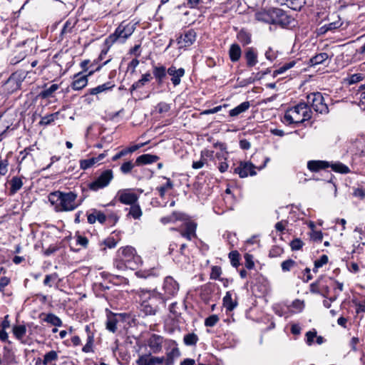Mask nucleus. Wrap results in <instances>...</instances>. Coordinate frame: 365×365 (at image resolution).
<instances>
[{"label": "nucleus", "instance_id": "obj_1", "mask_svg": "<svg viewBox=\"0 0 365 365\" xmlns=\"http://www.w3.org/2000/svg\"><path fill=\"white\" fill-rule=\"evenodd\" d=\"M48 197L56 212L73 211L81 205L85 200L84 197H78V195L75 190H56L51 192Z\"/></svg>", "mask_w": 365, "mask_h": 365}, {"label": "nucleus", "instance_id": "obj_2", "mask_svg": "<svg viewBox=\"0 0 365 365\" xmlns=\"http://www.w3.org/2000/svg\"><path fill=\"white\" fill-rule=\"evenodd\" d=\"M139 311L143 317L154 316L160 309V304H165L163 294L155 291H141Z\"/></svg>", "mask_w": 365, "mask_h": 365}, {"label": "nucleus", "instance_id": "obj_3", "mask_svg": "<svg viewBox=\"0 0 365 365\" xmlns=\"http://www.w3.org/2000/svg\"><path fill=\"white\" fill-rule=\"evenodd\" d=\"M256 19L259 21L278 25L282 28L291 26L294 22V18L279 8H271L259 11L256 14Z\"/></svg>", "mask_w": 365, "mask_h": 365}, {"label": "nucleus", "instance_id": "obj_4", "mask_svg": "<svg viewBox=\"0 0 365 365\" xmlns=\"http://www.w3.org/2000/svg\"><path fill=\"white\" fill-rule=\"evenodd\" d=\"M312 111L305 103H300L285 111L282 122L287 125L300 124L310 119Z\"/></svg>", "mask_w": 365, "mask_h": 365}, {"label": "nucleus", "instance_id": "obj_5", "mask_svg": "<svg viewBox=\"0 0 365 365\" xmlns=\"http://www.w3.org/2000/svg\"><path fill=\"white\" fill-rule=\"evenodd\" d=\"M134 31L133 25L127 24L124 26L121 24L115 31L105 40V44L110 47L115 42L119 41L123 43Z\"/></svg>", "mask_w": 365, "mask_h": 365}, {"label": "nucleus", "instance_id": "obj_6", "mask_svg": "<svg viewBox=\"0 0 365 365\" xmlns=\"http://www.w3.org/2000/svg\"><path fill=\"white\" fill-rule=\"evenodd\" d=\"M113 178V172L112 170H105L102 171L93 181L88 184V187L91 191L97 192L99 190L108 187Z\"/></svg>", "mask_w": 365, "mask_h": 365}, {"label": "nucleus", "instance_id": "obj_7", "mask_svg": "<svg viewBox=\"0 0 365 365\" xmlns=\"http://www.w3.org/2000/svg\"><path fill=\"white\" fill-rule=\"evenodd\" d=\"M118 253L123 258L122 260H124L127 264L130 269H136L141 263L140 257L136 255L135 250L132 247L127 246L121 248L118 250Z\"/></svg>", "mask_w": 365, "mask_h": 365}, {"label": "nucleus", "instance_id": "obj_8", "mask_svg": "<svg viewBox=\"0 0 365 365\" xmlns=\"http://www.w3.org/2000/svg\"><path fill=\"white\" fill-rule=\"evenodd\" d=\"M29 73V71L24 70H19L13 73L4 84L5 91L9 93H13L19 90L21 83L25 80Z\"/></svg>", "mask_w": 365, "mask_h": 365}, {"label": "nucleus", "instance_id": "obj_9", "mask_svg": "<svg viewBox=\"0 0 365 365\" xmlns=\"http://www.w3.org/2000/svg\"><path fill=\"white\" fill-rule=\"evenodd\" d=\"M110 61V58L106 61L101 66H98L95 69L91 70L88 75H82V73L79 72L75 74L73 77V82L71 84V88L74 91H80L85 88L88 84V76H91L95 71H98L101 68L106 65Z\"/></svg>", "mask_w": 365, "mask_h": 365}, {"label": "nucleus", "instance_id": "obj_10", "mask_svg": "<svg viewBox=\"0 0 365 365\" xmlns=\"http://www.w3.org/2000/svg\"><path fill=\"white\" fill-rule=\"evenodd\" d=\"M307 102L313 109L319 113L328 112L327 105L324 103V97L319 92L312 93L307 96Z\"/></svg>", "mask_w": 365, "mask_h": 365}, {"label": "nucleus", "instance_id": "obj_11", "mask_svg": "<svg viewBox=\"0 0 365 365\" xmlns=\"http://www.w3.org/2000/svg\"><path fill=\"white\" fill-rule=\"evenodd\" d=\"M168 340L169 339H165L164 337L160 335L152 334L147 339V345L151 351L150 353L156 354L162 351L164 343L168 345Z\"/></svg>", "mask_w": 365, "mask_h": 365}, {"label": "nucleus", "instance_id": "obj_12", "mask_svg": "<svg viewBox=\"0 0 365 365\" xmlns=\"http://www.w3.org/2000/svg\"><path fill=\"white\" fill-rule=\"evenodd\" d=\"M163 289L164 290V294L163 295L165 299V302L166 300L178 294L179 284L172 277L168 276L164 279Z\"/></svg>", "mask_w": 365, "mask_h": 365}, {"label": "nucleus", "instance_id": "obj_13", "mask_svg": "<svg viewBox=\"0 0 365 365\" xmlns=\"http://www.w3.org/2000/svg\"><path fill=\"white\" fill-rule=\"evenodd\" d=\"M116 197L120 203L129 205L136 203L138 200V195L130 189L118 190Z\"/></svg>", "mask_w": 365, "mask_h": 365}, {"label": "nucleus", "instance_id": "obj_14", "mask_svg": "<svg viewBox=\"0 0 365 365\" xmlns=\"http://www.w3.org/2000/svg\"><path fill=\"white\" fill-rule=\"evenodd\" d=\"M255 169L256 167L251 162L241 161L239 165L235 168L234 173L243 178H247L248 175H255L257 174Z\"/></svg>", "mask_w": 365, "mask_h": 365}, {"label": "nucleus", "instance_id": "obj_15", "mask_svg": "<svg viewBox=\"0 0 365 365\" xmlns=\"http://www.w3.org/2000/svg\"><path fill=\"white\" fill-rule=\"evenodd\" d=\"M168 346L171 348V350L166 353V356H164L163 363L165 365H173L175 359L180 356V352L178 348L177 343L174 340L169 339L168 341Z\"/></svg>", "mask_w": 365, "mask_h": 365}, {"label": "nucleus", "instance_id": "obj_16", "mask_svg": "<svg viewBox=\"0 0 365 365\" xmlns=\"http://www.w3.org/2000/svg\"><path fill=\"white\" fill-rule=\"evenodd\" d=\"M164 356H155L151 353L140 355L136 361L138 365H160L163 364Z\"/></svg>", "mask_w": 365, "mask_h": 365}, {"label": "nucleus", "instance_id": "obj_17", "mask_svg": "<svg viewBox=\"0 0 365 365\" xmlns=\"http://www.w3.org/2000/svg\"><path fill=\"white\" fill-rule=\"evenodd\" d=\"M196 40V33L194 30L190 29L186 31L184 34L180 35L178 38V43L180 47L186 48L193 44Z\"/></svg>", "mask_w": 365, "mask_h": 365}, {"label": "nucleus", "instance_id": "obj_18", "mask_svg": "<svg viewBox=\"0 0 365 365\" xmlns=\"http://www.w3.org/2000/svg\"><path fill=\"white\" fill-rule=\"evenodd\" d=\"M185 73L183 68H177L175 66H171L168 68V74L170 76V81L174 86L180 83L181 78L184 76Z\"/></svg>", "mask_w": 365, "mask_h": 365}, {"label": "nucleus", "instance_id": "obj_19", "mask_svg": "<svg viewBox=\"0 0 365 365\" xmlns=\"http://www.w3.org/2000/svg\"><path fill=\"white\" fill-rule=\"evenodd\" d=\"M58 359V352L54 350H51V351H49L48 352L46 353L43 355V359H41V358L37 359V360L36 361V365H40V364L49 365V364H52L53 362H56V361Z\"/></svg>", "mask_w": 365, "mask_h": 365}, {"label": "nucleus", "instance_id": "obj_20", "mask_svg": "<svg viewBox=\"0 0 365 365\" xmlns=\"http://www.w3.org/2000/svg\"><path fill=\"white\" fill-rule=\"evenodd\" d=\"M197 224L194 222H188L185 223V227L183 230L180 232L182 237L187 240H191L192 238L197 237L196 235Z\"/></svg>", "mask_w": 365, "mask_h": 365}, {"label": "nucleus", "instance_id": "obj_21", "mask_svg": "<svg viewBox=\"0 0 365 365\" xmlns=\"http://www.w3.org/2000/svg\"><path fill=\"white\" fill-rule=\"evenodd\" d=\"M114 83L111 82H106L95 88L88 89L87 93L84 96V97L87 98L89 95H98L103 92H107L108 91L112 90V88H114Z\"/></svg>", "mask_w": 365, "mask_h": 365}, {"label": "nucleus", "instance_id": "obj_22", "mask_svg": "<svg viewBox=\"0 0 365 365\" xmlns=\"http://www.w3.org/2000/svg\"><path fill=\"white\" fill-rule=\"evenodd\" d=\"M257 52L255 48L248 47L246 49L245 52V58L246 60L247 67H253L257 63Z\"/></svg>", "mask_w": 365, "mask_h": 365}, {"label": "nucleus", "instance_id": "obj_23", "mask_svg": "<svg viewBox=\"0 0 365 365\" xmlns=\"http://www.w3.org/2000/svg\"><path fill=\"white\" fill-rule=\"evenodd\" d=\"M330 163L325 160H309L307 163V168L314 173L329 168Z\"/></svg>", "mask_w": 365, "mask_h": 365}, {"label": "nucleus", "instance_id": "obj_24", "mask_svg": "<svg viewBox=\"0 0 365 365\" xmlns=\"http://www.w3.org/2000/svg\"><path fill=\"white\" fill-rule=\"evenodd\" d=\"M153 73L156 79L157 83L162 85L168 73V69H166L164 66H154L153 68Z\"/></svg>", "mask_w": 365, "mask_h": 365}, {"label": "nucleus", "instance_id": "obj_25", "mask_svg": "<svg viewBox=\"0 0 365 365\" xmlns=\"http://www.w3.org/2000/svg\"><path fill=\"white\" fill-rule=\"evenodd\" d=\"M25 178L24 176H14L11 180L9 181V184L11 185L9 189V195H13L16 194L23 186V179Z\"/></svg>", "mask_w": 365, "mask_h": 365}, {"label": "nucleus", "instance_id": "obj_26", "mask_svg": "<svg viewBox=\"0 0 365 365\" xmlns=\"http://www.w3.org/2000/svg\"><path fill=\"white\" fill-rule=\"evenodd\" d=\"M159 160V157L155 155L143 154L136 158L135 163L139 165H147L155 163Z\"/></svg>", "mask_w": 365, "mask_h": 365}, {"label": "nucleus", "instance_id": "obj_27", "mask_svg": "<svg viewBox=\"0 0 365 365\" xmlns=\"http://www.w3.org/2000/svg\"><path fill=\"white\" fill-rule=\"evenodd\" d=\"M250 107V103L249 101H244L235 108L231 109L229 111V115L231 117H235L238 115L246 112Z\"/></svg>", "mask_w": 365, "mask_h": 365}, {"label": "nucleus", "instance_id": "obj_28", "mask_svg": "<svg viewBox=\"0 0 365 365\" xmlns=\"http://www.w3.org/2000/svg\"><path fill=\"white\" fill-rule=\"evenodd\" d=\"M242 55L240 46L237 43H233L229 49V56L232 62H237L240 60Z\"/></svg>", "mask_w": 365, "mask_h": 365}, {"label": "nucleus", "instance_id": "obj_29", "mask_svg": "<svg viewBox=\"0 0 365 365\" xmlns=\"http://www.w3.org/2000/svg\"><path fill=\"white\" fill-rule=\"evenodd\" d=\"M183 220V214L178 212H173L171 215L165 217H163L160 218V222L163 225H166L168 223H173L178 220Z\"/></svg>", "mask_w": 365, "mask_h": 365}, {"label": "nucleus", "instance_id": "obj_30", "mask_svg": "<svg viewBox=\"0 0 365 365\" xmlns=\"http://www.w3.org/2000/svg\"><path fill=\"white\" fill-rule=\"evenodd\" d=\"M237 305L236 301H233L232 294L230 292H227L225 296L223 297V306L227 311H232Z\"/></svg>", "mask_w": 365, "mask_h": 365}, {"label": "nucleus", "instance_id": "obj_31", "mask_svg": "<svg viewBox=\"0 0 365 365\" xmlns=\"http://www.w3.org/2000/svg\"><path fill=\"white\" fill-rule=\"evenodd\" d=\"M329 168H331L333 171L341 174H347L351 172L348 166L339 161L330 163Z\"/></svg>", "mask_w": 365, "mask_h": 365}, {"label": "nucleus", "instance_id": "obj_32", "mask_svg": "<svg viewBox=\"0 0 365 365\" xmlns=\"http://www.w3.org/2000/svg\"><path fill=\"white\" fill-rule=\"evenodd\" d=\"M342 25L340 20L334 21L333 22L323 25L319 28V34H324L329 31H334L339 28Z\"/></svg>", "mask_w": 365, "mask_h": 365}, {"label": "nucleus", "instance_id": "obj_33", "mask_svg": "<svg viewBox=\"0 0 365 365\" xmlns=\"http://www.w3.org/2000/svg\"><path fill=\"white\" fill-rule=\"evenodd\" d=\"M324 278L322 277H319L317 281L312 283L310 284L309 290L312 293L321 294L324 296V294L322 293V287H324L323 284Z\"/></svg>", "mask_w": 365, "mask_h": 365}, {"label": "nucleus", "instance_id": "obj_34", "mask_svg": "<svg viewBox=\"0 0 365 365\" xmlns=\"http://www.w3.org/2000/svg\"><path fill=\"white\" fill-rule=\"evenodd\" d=\"M152 77L150 73L143 74L140 80L135 82L130 87V92L143 87L147 82L151 80Z\"/></svg>", "mask_w": 365, "mask_h": 365}, {"label": "nucleus", "instance_id": "obj_35", "mask_svg": "<svg viewBox=\"0 0 365 365\" xmlns=\"http://www.w3.org/2000/svg\"><path fill=\"white\" fill-rule=\"evenodd\" d=\"M117 323H118V320L116 319L115 314H110L107 317V320H106V329L109 331H110L112 333H115L117 330Z\"/></svg>", "mask_w": 365, "mask_h": 365}, {"label": "nucleus", "instance_id": "obj_36", "mask_svg": "<svg viewBox=\"0 0 365 365\" xmlns=\"http://www.w3.org/2000/svg\"><path fill=\"white\" fill-rule=\"evenodd\" d=\"M237 40L242 44V46H247L251 43V34L242 29L237 35Z\"/></svg>", "mask_w": 365, "mask_h": 365}, {"label": "nucleus", "instance_id": "obj_37", "mask_svg": "<svg viewBox=\"0 0 365 365\" xmlns=\"http://www.w3.org/2000/svg\"><path fill=\"white\" fill-rule=\"evenodd\" d=\"M143 215L141 208L138 204H133L129 208L128 215L135 220H138Z\"/></svg>", "mask_w": 365, "mask_h": 365}, {"label": "nucleus", "instance_id": "obj_38", "mask_svg": "<svg viewBox=\"0 0 365 365\" xmlns=\"http://www.w3.org/2000/svg\"><path fill=\"white\" fill-rule=\"evenodd\" d=\"M43 320L55 327H61L63 324L61 319L53 313L47 314Z\"/></svg>", "mask_w": 365, "mask_h": 365}, {"label": "nucleus", "instance_id": "obj_39", "mask_svg": "<svg viewBox=\"0 0 365 365\" xmlns=\"http://www.w3.org/2000/svg\"><path fill=\"white\" fill-rule=\"evenodd\" d=\"M135 165H137L135 162L133 163L132 160L125 161L120 165V171L123 175L130 174Z\"/></svg>", "mask_w": 365, "mask_h": 365}, {"label": "nucleus", "instance_id": "obj_40", "mask_svg": "<svg viewBox=\"0 0 365 365\" xmlns=\"http://www.w3.org/2000/svg\"><path fill=\"white\" fill-rule=\"evenodd\" d=\"M165 178L167 180L166 183L162 186L156 187V190L158 191L159 195L161 198H164L166 191L173 189L174 186L170 178Z\"/></svg>", "mask_w": 365, "mask_h": 365}, {"label": "nucleus", "instance_id": "obj_41", "mask_svg": "<svg viewBox=\"0 0 365 365\" xmlns=\"http://www.w3.org/2000/svg\"><path fill=\"white\" fill-rule=\"evenodd\" d=\"M328 58L327 53H320L310 58L309 61L312 66H316L323 63Z\"/></svg>", "mask_w": 365, "mask_h": 365}, {"label": "nucleus", "instance_id": "obj_42", "mask_svg": "<svg viewBox=\"0 0 365 365\" xmlns=\"http://www.w3.org/2000/svg\"><path fill=\"white\" fill-rule=\"evenodd\" d=\"M295 64H296V61H289L288 63H284V65L280 66L278 69L274 71V72H273V77H276L278 75L284 73L287 70H289V69L292 68V67H294Z\"/></svg>", "mask_w": 365, "mask_h": 365}, {"label": "nucleus", "instance_id": "obj_43", "mask_svg": "<svg viewBox=\"0 0 365 365\" xmlns=\"http://www.w3.org/2000/svg\"><path fill=\"white\" fill-rule=\"evenodd\" d=\"M58 88V84H52L48 88L43 89L41 91L39 96L42 98H48L52 96L53 93Z\"/></svg>", "mask_w": 365, "mask_h": 365}, {"label": "nucleus", "instance_id": "obj_44", "mask_svg": "<svg viewBox=\"0 0 365 365\" xmlns=\"http://www.w3.org/2000/svg\"><path fill=\"white\" fill-rule=\"evenodd\" d=\"M305 4V0H288L287 5L294 11H299Z\"/></svg>", "mask_w": 365, "mask_h": 365}, {"label": "nucleus", "instance_id": "obj_45", "mask_svg": "<svg viewBox=\"0 0 365 365\" xmlns=\"http://www.w3.org/2000/svg\"><path fill=\"white\" fill-rule=\"evenodd\" d=\"M183 341L187 346H194L198 341V336L195 333L187 334L185 335Z\"/></svg>", "mask_w": 365, "mask_h": 365}, {"label": "nucleus", "instance_id": "obj_46", "mask_svg": "<svg viewBox=\"0 0 365 365\" xmlns=\"http://www.w3.org/2000/svg\"><path fill=\"white\" fill-rule=\"evenodd\" d=\"M26 329L24 325H19L13 327V333L14 336L18 339H22L26 334Z\"/></svg>", "mask_w": 365, "mask_h": 365}, {"label": "nucleus", "instance_id": "obj_47", "mask_svg": "<svg viewBox=\"0 0 365 365\" xmlns=\"http://www.w3.org/2000/svg\"><path fill=\"white\" fill-rule=\"evenodd\" d=\"M79 163H80V168L82 170H87L97 163L96 160H95L94 158H91L89 159L81 160Z\"/></svg>", "mask_w": 365, "mask_h": 365}, {"label": "nucleus", "instance_id": "obj_48", "mask_svg": "<svg viewBox=\"0 0 365 365\" xmlns=\"http://www.w3.org/2000/svg\"><path fill=\"white\" fill-rule=\"evenodd\" d=\"M328 262V257L326 255H322L320 257L314 261V267L313 271L317 272V269Z\"/></svg>", "mask_w": 365, "mask_h": 365}, {"label": "nucleus", "instance_id": "obj_49", "mask_svg": "<svg viewBox=\"0 0 365 365\" xmlns=\"http://www.w3.org/2000/svg\"><path fill=\"white\" fill-rule=\"evenodd\" d=\"M122 259L123 258L118 253L117 258L113 262V265L118 270H125L126 269H128L127 264L124 262V260Z\"/></svg>", "mask_w": 365, "mask_h": 365}, {"label": "nucleus", "instance_id": "obj_50", "mask_svg": "<svg viewBox=\"0 0 365 365\" xmlns=\"http://www.w3.org/2000/svg\"><path fill=\"white\" fill-rule=\"evenodd\" d=\"M229 258L233 267H237L240 265V254L237 251L230 252Z\"/></svg>", "mask_w": 365, "mask_h": 365}, {"label": "nucleus", "instance_id": "obj_51", "mask_svg": "<svg viewBox=\"0 0 365 365\" xmlns=\"http://www.w3.org/2000/svg\"><path fill=\"white\" fill-rule=\"evenodd\" d=\"M219 320L220 319L217 315L212 314L205 319V325L206 327H212L219 322Z\"/></svg>", "mask_w": 365, "mask_h": 365}, {"label": "nucleus", "instance_id": "obj_52", "mask_svg": "<svg viewBox=\"0 0 365 365\" xmlns=\"http://www.w3.org/2000/svg\"><path fill=\"white\" fill-rule=\"evenodd\" d=\"M93 336L88 335L86 344L83 346L82 351L85 353L93 351Z\"/></svg>", "mask_w": 365, "mask_h": 365}, {"label": "nucleus", "instance_id": "obj_53", "mask_svg": "<svg viewBox=\"0 0 365 365\" xmlns=\"http://www.w3.org/2000/svg\"><path fill=\"white\" fill-rule=\"evenodd\" d=\"M106 215L107 220L110 225H115L119 220L118 215L114 212L106 211Z\"/></svg>", "mask_w": 365, "mask_h": 365}, {"label": "nucleus", "instance_id": "obj_54", "mask_svg": "<svg viewBox=\"0 0 365 365\" xmlns=\"http://www.w3.org/2000/svg\"><path fill=\"white\" fill-rule=\"evenodd\" d=\"M296 262L291 259L282 262L281 267L283 272H289L295 265Z\"/></svg>", "mask_w": 365, "mask_h": 365}, {"label": "nucleus", "instance_id": "obj_55", "mask_svg": "<svg viewBox=\"0 0 365 365\" xmlns=\"http://www.w3.org/2000/svg\"><path fill=\"white\" fill-rule=\"evenodd\" d=\"M55 115H56V113H53L42 117L39 122V124L41 125H48L51 124L52 122L54 121Z\"/></svg>", "mask_w": 365, "mask_h": 365}, {"label": "nucleus", "instance_id": "obj_56", "mask_svg": "<svg viewBox=\"0 0 365 365\" xmlns=\"http://www.w3.org/2000/svg\"><path fill=\"white\" fill-rule=\"evenodd\" d=\"M94 214L96 215V221L101 225L104 224L107 220L106 213L101 212V210L94 209Z\"/></svg>", "mask_w": 365, "mask_h": 365}, {"label": "nucleus", "instance_id": "obj_57", "mask_svg": "<svg viewBox=\"0 0 365 365\" xmlns=\"http://www.w3.org/2000/svg\"><path fill=\"white\" fill-rule=\"evenodd\" d=\"M245 260V267L248 269H252L255 267L253 261V256L250 254L246 253L244 256Z\"/></svg>", "mask_w": 365, "mask_h": 365}, {"label": "nucleus", "instance_id": "obj_58", "mask_svg": "<svg viewBox=\"0 0 365 365\" xmlns=\"http://www.w3.org/2000/svg\"><path fill=\"white\" fill-rule=\"evenodd\" d=\"M364 78L363 75L361 73H355L351 75L347 79L349 84H354L362 81Z\"/></svg>", "mask_w": 365, "mask_h": 365}, {"label": "nucleus", "instance_id": "obj_59", "mask_svg": "<svg viewBox=\"0 0 365 365\" xmlns=\"http://www.w3.org/2000/svg\"><path fill=\"white\" fill-rule=\"evenodd\" d=\"M304 245V242L299 238L294 239L290 242V247L292 250H299Z\"/></svg>", "mask_w": 365, "mask_h": 365}, {"label": "nucleus", "instance_id": "obj_60", "mask_svg": "<svg viewBox=\"0 0 365 365\" xmlns=\"http://www.w3.org/2000/svg\"><path fill=\"white\" fill-rule=\"evenodd\" d=\"M156 108L159 113H164L170 110V106L167 103L160 102L157 105Z\"/></svg>", "mask_w": 365, "mask_h": 365}, {"label": "nucleus", "instance_id": "obj_61", "mask_svg": "<svg viewBox=\"0 0 365 365\" xmlns=\"http://www.w3.org/2000/svg\"><path fill=\"white\" fill-rule=\"evenodd\" d=\"M9 161L7 159L0 160V175H5L8 172Z\"/></svg>", "mask_w": 365, "mask_h": 365}, {"label": "nucleus", "instance_id": "obj_62", "mask_svg": "<svg viewBox=\"0 0 365 365\" xmlns=\"http://www.w3.org/2000/svg\"><path fill=\"white\" fill-rule=\"evenodd\" d=\"M58 274L56 273L46 275L45 279L43 280V284L45 286H48L51 287L52 286L51 282L56 280Z\"/></svg>", "mask_w": 365, "mask_h": 365}, {"label": "nucleus", "instance_id": "obj_63", "mask_svg": "<svg viewBox=\"0 0 365 365\" xmlns=\"http://www.w3.org/2000/svg\"><path fill=\"white\" fill-rule=\"evenodd\" d=\"M76 244L86 248L88 245V240L86 237L78 235L76 236Z\"/></svg>", "mask_w": 365, "mask_h": 365}, {"label": "nucleus", "instance_id": "obj_64", "mask_svg": "<svg viewBox=\"0 0 365 365\" xmlns=\"http://www.w3.org/2000/svg\"><path fill=\"white\" fill-rule=\"evenodd\" d=\"M264 55L265 58L270 61H274L277 58L276 52L271 47L268 48Z\"/></svg>", "mask_w": 365, "mask_h": 365}]
</instances>
